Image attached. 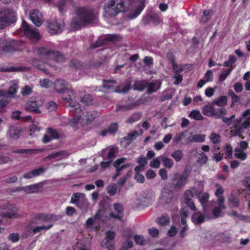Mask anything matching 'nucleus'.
<instances>
[{"instance_id":"1","label":"nucleus","mask_w":250,"mask_h":250,"mask_svg":"<svg viewBox=\"0 0 250 250\" xmlns=\"http://www.w3.org/2000/svg\"><path fill=\"white\" fill-rule=\"evenodd\" d=\"M96 16L93 10L86 7H77L74 16L70 23L71 27L75 30L86 25L94 22Z\"/></svg>"},{"instance_id":"2","label":"nucleus","mask_w":250,"mask_h":250,"mask_svg":"<svg viewBox=\"0 0 250 250\" xmlns=\"http://www.w3.org/2000/svg\"><path fill=\"white\" fill-rule=\"evenodd\" d=\"M108 197H104L99 203L98 210L95 215L94 219H101L102 217H106L108 215L115 219H122L123 213V207L119 203L114 205V208L117 214L110 212V206L108 202Z\"/></svg>"},{"instance_id":"3","label":"nucleus","mask_w":250,"mask_h":250,"mask_svg":"<svg viewBox=\"0 0 250 250\" xmlns=\"http://www.w3.org/2000/svg\"><path fill=\"white\" fill-rule=\"evenodd\" d=\"M37 53L50 65L53 66L54 63H63L67 60L65 55L62 52L49 47H39L37 50Z\"/></svg>"},{"instance_id":"4","label":"nucleus","mask_w":250,"mask_h":250,"mask_svg":"<svg viewBox=\"0 0 250 250\" xmlns=\"http://www.w3.org/2000/svg\"><path fill=\"white\" fill-rule=\"evenodd\" d=\"M68 83L64 80L59 79L55 82L54 89L58 93H62V99L69 103L75 99V92L67 87Z\"/></svg>"},{"instance_id":"5","label":"nucleus","mask_w":250,"mask_h":250,"mask_svg":"<svg viewBox=\"0 0 250 250\" xmlns=\"http://www.w3.org/2000/svg\"><path fill=\"white\" fill-rule=\"evenodd\" d=\"M124 6L123 0H110L105 3L104 10L110 17H113L125 10Z\"/></svg>"},{"instance_id":"6","label":"nucleus","mask_w":250,"mask_h":250,"mask_svg":"<svg viewBox=\"0 0 250 250\" xmlns=\"http://www.w3.org/2000/svg\"><path fill=\"white\" fill-rule=\"evenodd\" d=\"M16 21V14L13 10L3 9L0 12V28H3Z\"/></svg>"},{"instance_id":"7","label":"nucleus","mask_w":250,"mask_h":250,"mask_svg":"<svg viewBox=\"0 0 250 250\" xmlns=\"http://www.w3.org/2000/svg\"><path fill=\"white\" fill-rule=\"evenodd\" d=\"M21 28L24 31V34L32 42H37L40 39V34L36 28L28 24L25 21H23Z\"/></svg>"},{"instance_id":"8","label":"nucleus","mask_w":250,"mask_h":250,"mask_svg":"<svg viewBox=\"0 0 250 250\" xmlns=\"http://www.w3.org/2000/svg\"><path fill=\"white\" fill-rule=\"evenodd\" d=\"M188 175L186 173L176 172L171 179V187L175 191L180 190L187 183Z\"/></svg>"},{"instance_id":"9","label":"nucleus","mask_w":250,"mask_h":250,"mask_svg":"<svg viewBox=\"0 0 250 250\" xmlns=\"http://www.w3.org/2000/svg\"><path fill=\"white\" fill-rule=\"evenodd\" d=\"M17 210V207L13 204L2 205L0 206V216L7 218L20 217Z\"/></svg>"},{"instance_id":"10","label":"nucleus","mask_w":250,"mask_h":250,"mask_svg":"<svg viewBox=\"0 0 250 250\" xmlns=\"http://www.w3.org/2000/svg\"><path fill=\"white\" fill-rule=\"evenodd\" d=\"M64 23L61 19H52L48 21V29L51 34H57L61 33L64 27Z\"/></svg>"},{"instance_id":"11","label":"nucleus","mask_w":250,"mask_h":250,"mask_svg":"<svg viewBox=\"0 0 250 250\" xmlns=\"http://www.w3.org/2000/svg\"><path fill=\"white\" fill-rule=\"evenodd\" d=\"M42 104L43 102L40 97H31L26 104L25 110L35 113H40L41 111L39 107L42 106Z\"/></svg>"},{"instance_id":"12","label":"nucleus","mask_w":250,"mask_h":250,"mask_svg":"<svg viewBox=\"0 0 250 250\" xmlns=\"http://www.w3.org/2000/svg\"><path fill=\"white\" fill-rule=\"evenodd\" d=\"M106 237L102 241L101 244L103 247H104L108 250H114L115 233L112 231H108L105 232Z\"/></svg>"},{"instance_id":"13","label":"nucleus","mask_w":250,"mask_h":250,"mask_svg":"<svg viewBox=\"0 0 250 250\" xmlns=\"http://www.w3.org/2000/svg\"><path fill=\"white\" fill-rule=\"evenodd\" d=\"M196 194L195 188L187 190L185 192V200L187 206L193 211L196 210L194 203L190 197H194Z\"/></svg>"},{"instance_id":"14","label":"nucleus","mask_w":250,"mask_h":250,"mask_svg":"<svg viewBox=\"0 0 250 250\" xmlns=\"http://www.w3.org/2000/svg\"><path fill=\"white\" fill-rule=\"evenodd\" d=\"M203 114L208 117H214L215 119H219L221 117L219 116V111L218 108L215 109L211 104L204 105L202 108Z\"/></svg>"},{"instance_id":"15","label":"nucleus","mask_w":250,"mask_h":250,"mask_svg":"<svg viewBox=\"0 0 250 250\" xmlns=\"http://www.w3.org/2000/svg\"><path fill=\"white\" fill-rule=\"evenodd\" d=\"M29 18L32 22L37 26H41L43 22L42 14L38 10H32L30 12Z\"/></svg>"},{"instance_id":"16","label":"nucleus","mask_w":250,"mask_h":250,"mask_svg":"<svg viewBox=\"0 0 250 250\" xmlns=\"http://www.w3.org/2000/svg\"><path fill=\"white\" fill-rule=\"evenodd\" d=\"M102 87L104 89L105 92H118L119 91L117 89L115 85L117 82L114 80H104Z\"/></svg>"},{"instance_id":"17","label":"nucleus","mask_w":250,"mask_h":250,"mask_svg":"<svg viewBox=\"0 0 250 250\" xmlns=\"http://www.w3.org/2000/svg\"><path fill=\"white\" fill-rule=\"evenodd\" d=\"M21 135V130L20 128L15 125L9 126L6 135L11 139L17 140Z\"/></svg>"},{"instance_id":"18","label":"nucleus","mask_w":250,"mask_h":250,"mask_svg":"<svg viewBox=\"0 0 250 250\" xmlns=\"http://www.w3.org/2000/svg\"><path fill=\"white\" fill-rule=\"evenodd\" d=\"M53 226V224H50L47 226L43 225L42 226H38L33 229H31V228L29 226L26 228V232L23 234V236L25 237H27L33 232L34 234H35L37 232H40L42 230H47L51 228Z\"/></svg>"},{"instance_id":"19","label":"nucleus","mask_w":250,"mask_h":250,"mask_svg":"<svg viewBox=\"0 0 250 250\" xmlns=\"http://www.w3.org/2000/svg\"><path fill=\"white\" fill-rule=\"evenodd\" d=\"M215 186L217 189L215 192V195L217 197V202L220 206L224 208L225 198L223 196L224 190L221 186L218 184H215Z\"/></svg>"},{"instance_id":"20","label":"nucleus","mask_w":250,"mask_h":250,"mask_svg":"<svg viewBox=\"0 0 250 250\" xmlns=\"http://www.w3.org/2000/svg\"><path fill=\"white\" fill-rule=\"evenodd\" d=\"M46 171V168L44 167H40L39 168L33 169L32 171L27 172L23 175V178L26 179L33 178L34 177L38 176L43 173Z\"/></svg>"},{"instance_id":"21","label":"nucleus","mask_w":250,"mask_h":250,"mask_svg":"<svg viewBox=\"0 0 250 250\" xmlns=\"http://www.w3.org/2000/svg\"><path fill=\"white\" fill-rule=\"evenodd\" d=\"M127 160L125 157H122L115 160L113 163V166L116 169H120L122 171L123 169L126 168L130 166L129 163L125 164V162Z\"/></svg>"},{"instance_id":"22","label":"nucleus","mask_w":250,"mask_h":250,"mask_svg":"<svg viewBox=\"0 0 250 250\" xmlns=\"http://www.w3.org/2000/svg\"><path fill=\"white\" fill-rule=\"evenodd\" d=\"M85 199V196L83 194L77 192L74 193L71 198L70 202L75 204L77 207L81 208V203L82 201L84 202Z\"/></svg>"},{"instance_id":"23","label":"nucleus","mask_w":250,"mask_h":250,"mask_svg":"<svg viewBox=\"0 0 250 250\" xmlns=\"http://www.w3.org/2000/svg\"><path fill=\"white\" fill-rule=\"evenodd\" d=\"M145 6V5L144 0H141L135 11L133 12H130L128 15V17L131 19H135L140 14L142 10L144 9Z\"/></svg>"},{"instance_id":"24","label":"nucleus","mask_w":250,"mask_h":250,"mask_svg":"<svg viewBox=\"0 0 250 250\" xmlns=\"http://www.w3.org/2000/svg\"><path fill=\"white\" fill-rule=\"evenodd\" d=\"M161 87V83L159 81H155L154 82H147L146 84V88H147V93L148 94H151L156 92Z\"/></svg>"},{"instance_id":"25","label":"nucleus","mask_w":250,"mask_h":250,"mask_svg":"<svg viewBox=\"0 0 250 250\" xmlns=\"http://www.w3.org/2000/svg\"><path fill=\"white\" fill-rule=\"evenodd\" d=\"M39 188L40 185L39 184H33L29 186L17 188V191L23 190L27 193H31L37 192L39 190Z\"/></svg>"},{"instance_id":"26","label":"nucleus","mask_w":250,"mask_h":250,"mask_svg":"<svg viewBox=\"0 0 250 250\" xmlns=\"http://www.w3.org/2000/svg\"><path fill=\"white\" fill-rule=\"evenodd\" d=\"M17 42V41H14L12 42H9L7 41H5L4 40L2 51L11 53L16 51L17 48L15 46V45Z\"/></svg>"},{"instance_id":"27","label":"nucleus","mask_w":250,"mask_h":250,"mask_svg":"<svg viewBox=\"0 0 250 250\" xmlns=\"http://www.w3.org/2000/svg\"><path fill=\"white\" fill-rule=\"evenodd\" d=\"M195 196L197 197L201 205L203 206H204L207 204L208 201L209 195L207 192L200 191L199 192L197 193V191H196Z\"/></svg>"},{"instance_id":"28","label":"nucleus","mask_w":250,"mask_h":250,"mask_svg":"<svg viewBox=\"0 0 250 250\" xmlns=\"http://www.w3.org/2000/svg\"><path fill=\"white\" fill-rule=\"evenodd\" d=\"M218 111H219V116L221 117L219 118V119H221L222 122L227 125L228 126H229L232 121L230 120V119L228 117H226L225 116L227 113V110L224 107H222L220 108H218Z\"/></svg>"},{"instance_id":"29","label":"nucleus","mask_w":250,"mask_h":250,"mask_svg":"<svg viewBox=\"0 0 250 250\" xmlns=\"http://www.w3.org/2000/svg\"><path fill=\"white\" fill-rule=\"evenodd\" d=\"M72 3V0H59L57 3V6L61 13H63L66 8Z\"/></svg>"},{"instance_id":"30","label":"nucleus","mask_w":250,"mask_h":250,"mask_svg":"<svg viewBox=\"0 0 250 250\" xmlns=\"http://www.w3.org/2000/svg\"><path fill=\"white\" fill-rule=\"evenodd\" d=\"M115 36L113 35H110L106 38H105L104 39V41L100 40L97 41L94 43H93L91 44L90 47L91 48H96L97 47H98L99 46H102L107 41H113L115 40Z\"/></svg>"},{"instance_id":"31","label":"nucleus","mask_w":250,"mask_h":250,"mask_svg":"<svg viewBox=\"0 0 250 250\" xmlns=\"http://www.w3.org/2000/svg\"><path fill=\"white\" fill-rule=\"evenodd\" d=\"M146 84L147 81H146L136 80L135 81L132 88L134 90L142 91L145 89V88H146Z\"/></svg>"},{"instance_id":"32","label":"nucleus","mask_w":250,"mask_h":250,"mask_svg":"<svg viewBox=\"0 0 250 250\" xmlns=\"http://www.w3.org/2000/svg\"><path fill=\"white\" fill-rule=\"evenodd\" d=\"M118 150L119 149L117 147L110 148L108 150L106 157H104L103 155H102V156L104 159L106 160H110L113 162L116 157V153L118 152Z\"/></svg>"},{"instance_id":"33","label":"nucleus","mask_w":250,"mask_h":250,"mask_svg":"<svg viewBox=\"0 0 250 250\" xmlns=\"http://www.w3.org/2000/svg\"><path fill=\"white\" fill-rule=\"evenodd\" d=\"M68 153L66 151H60L50 154L47 156L49 159L58 158V160H62L67 157Z\"/></svg>"},{"instance_id":"34","label":"nucleus","mask_w":250,"mask_h":250,"mask_svg":"<svg viewBox=\"0 0 250 250\" xmlns=\"http://www.w3.org/2000/svg\"><path fill=\"white\" fill-rule=\"evenodd\" d=\"M227 98L225 96H220L213 100L212 102V104L216 105L220 107H224L227 104Z\"/></svg>"},{"instance_id":"35","label":"nucleus","mask_w":250,"mask_h":250,"mask_svg":"<svg viewBox=\"0 0 250 250\" xmlns=\"http://www.w3.org/2000/svg\"><path fill=\"white\" fill-rule=\"evenodd\" d=\"M205 135L204 134H198L189 136L188 138L189 142H204L205 140Z\"/></svg>"},{"instance_id":"36","label":"nucleus","mask_w":250,"mask_h":250,"mask_svg":"<svg viewBox=\"0 0 250 250\" xmlns=\"http://www.w3.org/2000/svg\"><path fill=\"white\" fill-rule=\"evenodd\" d=\"M160 159L163 162V165L166 167L171 168L173 167V161L171 159L167 158L164 155L160 156Z\"/></svg>"},{"instance_id":"37","label":"nucleus","mask_w":250,"mask_h":250,"mask_svg":"<svg viewBox=\"0 0 250 250\" xmlns=\"http://www.w3.org/2000/svg\"><path fill=\"white\" fill-rule=\"evenodd\" d=\"M212 11L210 10H205L203 15L200 20V23H206L208 22L211 17Z\"/></svg>"},{"instance_id":"38","label":"nucleus","mask_w":250,"mask_h":250,"mask_svg":"<svg viewBox=\"0 0 250 250\" xmlns=\"http://www.w3.org/2000/svg\"><path fill=\"white\" fill-rule=\"evenodd\" d=\"M95 220H87L85 223V227L87 229H96L99 230L100 226L97 225L95 222Z\"/></svg>"},{"instance_id":"39","label":"nucleus","mask_w":250,"mask_h":250,"mask_svg":"<svg viewBox=\"0 0 250 250\" xmlns=\"http://www.w3.org/2000/svg\"><path fill=\"white\" fill-rule=\"evenodd\" d=\"M218 239L223 242H230L231 237L229 234L227 232L219 233L217 235Z\"/></svg>"},{"instance_id":"40","label":"nucleus","mask_w":250,"mask_h":250,"mask_svg":"<svg viewBox=\"0 0 250 250\" xmlns=\"http://www.w3.org/2000/svg\"><path fill=\"white\" fill-rule=\"evenodd\" d=\"M171 156L176 162H179L182 159L184 155L182 150L177 149L171 153Z\"/></svg>"},{"instance_id":"41","label":"nucleus","mask_w":250,"mask_h":250,"mask_svg":"<svg viewBox=\"0 0 250 250\" xmlns=\"http://www.w3.org/2000/svg\"><path fill=\"white\" fill-rule=\"evenodd\" d=\"M18 86L17 84H12L8 88L7 91L9 98H13L15 97V94L17 92Z\"/></svg>"},{"instance_id":"42","label":"nucleus","mask_w":250,"mask_h":250,"mask_svg":"<svg viewBox=\"0 0 250 250\" xmlns=\"http://www.w3.org/2000/svg\"><path fill=\"white\" fill-rule=\"evenodd\" d=\"M189 117L195 120H203V116L201 115L200 112L198 110H192L189 114Z\"/></svg>"},{"instance_id":"43","label":"nucleus","mask_w":250,"mask_h":250,"mask_svg":"<svg viewBox=\"0 0 250 250\" xmlns=\"http://www.w3.org/2000/svg\"><path fill=\"white\" fill-rule=\"evenodd\" d=\"M234 156L242 161H244L246 159L247 155V153L244 152L240 149L236 148L235 150Z\"/></svg>"},{"instance_id":"44","label":"nucleus","mask_w":250,"mask_h":250,"mask_svg":"<svg viewBox=\"0 0 250 250\" xmlns=\"http://www.w3.org/2000/svg\"><path fill=\"white\" fill-rule=\"evenodd\" d=\"M93 98L90 94H85L81 99V102L83 104L88 105L91 104Z\"/></svg>"},{"instance_id":"45","label":"nucleus","mask_w":250,"mask_h":250,"mask_svg":"<svg viewBox=\"0 0 250 250\" xmlns=\"http://www.w3.org/2000/svg\"><path fill=\"white\" fill-rule=\"evenodd\" d=\"M144 103L143 100L142 99H140L139 100L131 102L128 104H127V106L128 108V110H132L133 109L137 107L138 105L142 104Z\"/></svg>"},{"instance_id":"46","label":"nucleus","mask_w":250,"mask_h":250,"mask_svg":"<svg viewBox=\"0 0 250 250\" xmlns=\"http://www.w3.org/2000/svg\"><path fill=\"white\" fill-rule=\"evenodd\" d=\"M229 96L231 97L232 103L230 107H232L234 104L238 103L239 101V97L236 95L232 90H229L228 92Z\"/></svg>"},{"instance_id":"47","label":"nucleus","mask_w":250,"mask_h":250,"mask_svg":"<svg viewBox=\"0 0 250 250\" xmlns=\"http://www.w3.org/2000/svg\"><path fill=\"white\" fill-rule=\"evenodd\" d=\"M117 186L115 184H112L111 185L108 186L107 188V191L111 196L115 195L117 192Z\"/></svg>"},{"instance_id":"48","label":"nucleus","mask_w":250,"mask_h":250,"mask_svg":"<svg viewBox=\"0 0 250 250\" xmlns=\"http://www.w3.org/2000/svg\"><path fill=\"white\" fill-rule=\"evenodd\" d=\"M233 68V66H231L229 68L226 69L224 73L221 74L219 77V81L221 82L225 81L227 76L230 73Z\"/></svg>"},{"instance_id":"49","label":"nucleus","mask_w":250,"mask_h":250,"mask_svg":"<svg viewBox=\"0 0 250 250\" xmlns=\"http://www.w3.org/2000/svg\"><path fill=\"white\" fill-rule=\"evenodd\" d=\"M226 208V207L225 205L224 208H223L218 204V206L213 209L212 211L213 215L216 218L220 217L222 213V209H225Z\"/></svg>"},{"instance_id":"50","label":"nucleus","mask_w":250,"mask_h":250,"mask_svg":"<svg viewBox=\"0 0 250 250\" xmlns=\"http://www.w3.org/2000/svg\"><path fill=\"white\" fill-rule=\"evenodd\" d=\"M69 107L70 108V111L72 112L75 111L76 113L82 111L83 108V107H82L79 104L71 105V104L70 103L69 105Z\"/></svg>"},{"instance_id":"51","label":"nucleus","mask_w":250,"mask_h":250,"mask_svg":"<svg viewBox=\"0 0 250 250\" xmlns=\"http://www.w3.org/2000/svg\"><path fill=\"white\" fill-rule=\"evenodd\" d=\"M220 136L219 134L212 132L210 135L209 139L214 144H218L220 142Z\"/></svg>"},{"instance_id":"52","label":"nucleus","mask_w":250,"mask_h":250,"mask_svg":"<svg viewBox=\"0 0 250 250\" xmlns=\"http://www.w3.org/2000/svg\"><path fill=\"white\" fill-rule=\"evenodd\" d=\"M36 151L34 149H17L12 151L14 153L31 154Z\"/></svg>"},{"instance_id":"53","label":"nucleus","mask_w":250,"mask_h":250,"mask_svg":"<svg viewBox=\"0 0 250 250\" xmlns=\"http://www.w3.org/2000/svg\"><path fill=\"white\" fill-rule=\"evenodd\" d=\"M132 241L127 239L126 241L123 243L122 248L120 250H127L128 249H130L133 247Z\"/></svg>"},{"instance_id":"54","label":"nucleus","mask_w":250,"mask_h":250,"mask_svg":"<svg viewBox=\"0 0 250 250\" xmlns=\"http://www.w3.org/2000/svg\"><path fill=\"white\" fill-rule=\"evenodd\" d=\"M109 134H115L118 130V125L116 123L111 124L107 128Z\"/></svg>"},{"instance_id":"55","label":"nucleus","mask_w":250,"mask_h":250,"mask_svg":"<svg viewBox=\"0 0 250 250\" xmlns=\"http://www.w3.org/2000/svg\"><path fill=\"white\" fill-rule=\"evenodd\" d=\"M83 114L85 117L86 120L89 122L93 121L96 117L95 113L91 111H85Z\"/></svg>"},{"instance_id":"56","label":"nucleus","mask_w":250,"mask_h":250,"mask_svg":"<svg viewBox=\"0 0 250 250\" xmlns=\"http://www.w3.org/2000/svg\"><path fill=\"white\" fill-rule=\"evenodd\" d=\"M134 240L135 243L138 245L143 246L146 244V240L142 235H135L134 236Z\"/></svg>"},{"instance_id":"57","label":"nucleus","mask_w":250,"mask_h":250,"mask_svg":"<svg viewBox=\"0 0 250 250\" xmlns=\"http://www.w3.org/2000/svg\"><path fill=\"white\" fill-rule=\"evenodd\" d=\"M139 135V133L137 131H134L132 133H129L127 136L124 137L125 140L131 141L136 138Z\"/></svg>"},{"instance_id":"58","label":"nucleus","mask_w":250,"mask_h":250,"mask_svg":"<svg viewBox=\"0 0 250 250\" xmlns=\"http://www.w3.org/2000/svg\"><path fill=\"white\" fill-rule=\"evenodd\" d=\"M139 135V133L137 131H134L132 133H129L127 136L124 137L125 140L131 141L136 138Z\"/></svg>"},{"instance_id":"59","label":"nucleus","mask_w":250,"mask_h":250,"mask_svg":"<svg viewBox=\"0 0 250 250\" xmlns=\"http://www.w3.org/2000/svg\"><path fill=\"white\" fill-rule=\"evenodd\" d=\"M160 161H161L160 159V157L154 158L150 162V166L153 168H158L160 166Z\"/></svg>"},{"instance_id":"60","label":"nucleus","mask_w":250,"mask_h":250,"mask_svg":"<svg viewBox=\"0 0 250 250\" xmlns=\"http://www.w3.org/2000/svg\"><path fill=\"white\" fill-rule=\"evenodd\" d=\"M81 116L80 115H75L73 118H71V120L69 121V124L71 125V126L73 127L76 126L80 119Z\"/></svg>"},{"instance_id":"61","label":"nucleus","mask_w":250,"mask_h":250,"mask_svg":"<svg viewBox=\"0 0 250 250\" xmlns=\"http://www.w3.org/2000/svg\"><path fill=\"white\" fill-rule=\"evenodd\" d=\"M47 133L50 135V137L53 139H58L59 135L56 130L52 128H48L47 129Z\"/></svg>"},{"instance_id":"62","label":"nucleus","mask_w":250,"mask_h":250,"mask_svg":"<svg viewBox=\"0 0 250 250\" xmlns=\"http://www.w3.org/2000/svg\"><path fill=\"white\" fill-rule=\"evenodd\" d=\"M229 201L230 206H231L232 207H236L239 205V200L235 197L232 196H231L229 198Z\"/></svg>"},{"instance_id":"63","label":"nucleus","mask_w":250,"mask_h":250,"mask_svg":"<svg viewBox=\"0 0 250 250\" xmlns=\"http://www.w3.org/2000/svg\"><path fill=\"white\" fill-rule=\"evenodd\" d=\"M137 163L141 167H145L147 164V160L144 155H141L137 160Z\"/></svg>"},{"instance_id":"64","label":"nucleus","mask_w":250,"mask_h":250,"mask_svg":"<svg viewBox=\"0 0 250 250\" xmlns=\"http://www.w3.org/2000/svg\"><path fill=\"white\" fill-rule=\"evenodd\" d=\"M141 118V114L139 113H135L133 114L131 117H130L128 120L127 122L129 123H133L138 120H139Z\"/></svg>"}]
</instances>
